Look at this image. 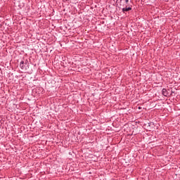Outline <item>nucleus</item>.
I'll list each match as a JSON object with an SVG mask.
<instances>
[{
	"label": "nucleus",
	"mask_w": 180,
	"mask_h": 180,
	"mask_svg": "<svg viewBox=\"0 0 180 180\" xmlns=\"http://www.w3.org/2000/svg\"><path fill=\"white\" fill-rule=\"evenodd\" d=\"M27 60L25 61L22 60L20 63V68L21 70H26V65H27Z\"/></svg>",
	"instance_id": "f257e3e1"
},
{
	"label": "nucleus",
	"mask_w": 180,
	"mask_h": 180,
	"mask_svg": "<svg viewBox=\"0 0 180 180\" xmlns=\"http://www.w3.org/2000/svg\"><path fill=\"white\" fill-rule=\"evenodd\" d=\"M162 94L163 96H168V95H169L168 91H167V89H162Z\"/></svg>",
	"instance_id": "f03ea898"
},
{
	"label": "nucleus",
	"mask_w": 180,
	"mask_h": 180,
	"mask_svg": "<svg viewBox=\"0 0 180 180\" xmlns=\"http://www.w3.org/2000/svg\"><path fill=\"white\" fill-rule=\"evenodd\" d=\"M123 13H124V12H129V11H131V7H127L126 6L125 8H123L122 9Z\"/></svg>",
	"instance_id": "7ed1b4c3"
},
{
	"label": "nucleus",
	"mask_w": 180,
	"mask_h": 180,
	"mask_svg": "<svg viewBox=\"0 0 180 180\" xmlns=\"http://www.w3.org/2000/svg\"><path fill=\"white\" fill-rule=\"evenodd\" d=\"M126 4H129V0H125Z\"/></svg>",
	"instance_id": "20e7f679"
}]
</instances>
